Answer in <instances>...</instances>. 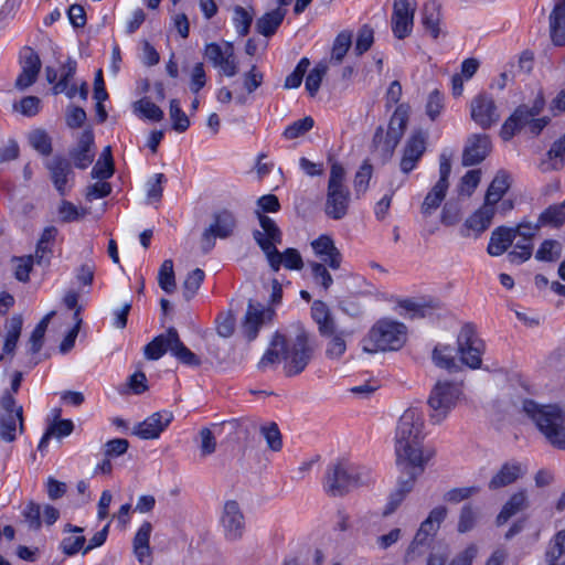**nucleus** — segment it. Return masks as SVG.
<instances>
[{"instance_id": "69168bd1", "label": "nucleus", "mask_w": 565, "mask_h": 565, "mask_svg": "<svg viewBox=\"0 0 565 565\" xmlns=\"http://www.w3.org/2000/svg\"><path fill=\"white\" fill-rule=\"evenodd\" d=\"M167 181L163 173H156L147 182V198L149 202H159L162 198L163 188L162 184Z\"/></svg>"}, {"instance_id": "8fccbe9b", "label": "nucleus", "mask_w": 565, "mask_h": 565, "mask_svg": "<svg viewBox=\"0 0 565 565\" xmlns=\"http://www.w3.org/2000/svg\"><path fill=\"white\" fill-rule=\"evenodd\" d=\"M260 434L265 438L267 446L273 451H279L282 448V438L278 425L269 423L260 427Z\"/></svg>"}, {"instance_id": "c85d7f7f", "label": "nucleus", "mask_w": 565, "mask_h": 565, "mask_svg": "<svg viewBox=\"0 0 565 565\" xmlns=\"http://www.w3.org/2000/svg\"><path fill=\"white\" fill-rule=\"evenodd\" d=\"M510 186L511 175L505 170H499L486 192L484 202L495 207Z\"/></svg>"}, {"instance_id": "f3484780", "label": "nucleus", "mask_w": 565, "mask_h": 565, "mask_svg": "<svg viewBox=\"0 0 565 565\" xmlns=\"http://www.w3.org/2000/svg\"><path fill=\"white\" fill-rule=\"evenodd\" d=\"M273 317L274 310L265 308L262 303H255L253 300H249L242 326L243 333L247 340L253 341L256 339L259 328L265 320H271Z\"/></svg>"}, {"instance_id": "de8ad7c7", "label": "nucleus", "mask_w": 565, "mask_h": 565, "mask_svg": "<svg viewBox=\"0 0 565 565\" xmlns=\"http://www.w3.org/2000/svg\"><path fill=\"white\" fill-rule=\"evenodd\" d=\"M204 277L205 274L200 268H195L188 274L183 281V297L186 301L191 300L195 296L204 280Z\"/></svg>"}, {"instance_id": "f704fd0d", "label": "nucleus", "mask_w": 565, "mask_h": 565, "mask_svg": "<svg viewBox=\"0 0 565 565\" xmlns=\"http://www.w3.org/2000/svg\"><path fill=\"white\" fill-rule=\"evenodd\" d=\"M172 338L169 328L166 333L159 334L145 347V356L148 360H159L166 352H171Z\"/></svg>"}, {"instance_id": "20e7f679", "label": "nucleus", "mask_w": 565, "mask_h": 565, "mask_svg": "<svg viewBox=\"0 0 565 565\" xmlns=\"http://www.w3.org/2000/svg\"><path fill=\"white\" fill-rule=\"evenodd\" d=\"M523 411L553 447L565 450V411L559 405L525 399Z\"/></svg>"}, {"instance_id": "a19ab883", "label": "nucleus", "mask_w": 565, "mask_h": 565, "mask_svg": "<svg viewBox=\"0 0 565 565\" xmlns=\"http://www.w3.org/2000/svg\"><path fill=\"white\" fill-rule=\"evenodd\" d=\"M31 147L42 156H50L52 152V139L44 129H34L28 136Z\"/></svg>"}, {"instance_id": "ea45409f", "label": "nucleus", "mask_w": 565, "mask_h": 565, "mask_svg": "<svg viewBox=\"0 0 565 565\" xmlns=\"http://www.w3.org/2000/svg\"><path fill=\"white\" fill-rule=\"evenodd\" d=\"M352 45V33L350 31H341L333 41L331 51V62L340 64L349 49Z\"/></svg>"}, {"instance_id": "4be33fe9", "label": "nucleus", "mask_w": 565, "mask_h": 565, "mask_svg": "<svg viewBox=\"0 0 565 565\" xmlns=\"http://www.w3.org/2000/svg\"><path fill=\"white\" fill-rule=\"evenodd\" d=\"M311 247L321 263L328 265V267L333 270L340 268L342 255L330 236L320 235L317 239L311 242Z\"/></svg>"}, {"instance_id": "0e129e2a", "label": "nucleus", "mask_w": 565, "mask_h": 565, "mask_svg": "<svg viewBox=\"0 0 565 565\" xmlns=\"http://www.w3.org/2000/svg\"><path fill=\"white\" fill-rule=\"evenodd\" d=\"M0 407L4 412L3 414L17 415L20 423V429H23V408L21 405H17L15 398L10 391H6L0 398Z\"/></svg>"}, {"instance_id": "bf43d9fd", "label": "nucleus", "mask_w": 565, "mask_h": 565, "mask_svg": "<svg viewBox=\"0 0 565 565\" xmlns=\"http://www.w3.org/2000/svg\"><path fill=\"white\" fill-rule=\"evenodd\" d=\"M326 264L319 262H310L312 278L316 284L320 285L324 290H328L333 282L332 276L327 269Z\"/></svg>"}, {"instance_id": "7ed1b4c3", "label": "nucleus", "mask_w": 565, "mask_h": 565, "mask_svg": "<svg viewBox=\"0 0 565 565\" xmlns=\"http://www.w3.org/2000/svg\"><path fill=\"white\" fill-rule=\"evenodd\" d=\"M271 345L279 348L281 351L284 372L288 377L302 373L312 360L316 351L309 333L300 327L290 337L276 332L273 337Z\"/></svg>"}, {"instance_id": "680f3d73", "label": "nucleus", "mask_w": 565, "mask_h": 565, "mask_svg": "<svg viewBox=\"0 0 565 565\" xmlns=\"http://www.w3.org/2000/svg\"><path fill=\"white\" fill-rule=\"evenodd\" d=\"M310 65V61L307 57H302L294 72L289 74L286 79L284 87L286 89L298 88L301 85L302 78Z\"/></svg>"}, {"instance_id": "c756f323", "label": "nucleus", "mask_w": 565, "mask_h": 565, "mask_svg": "<svg viewBox=\"0 0 565 565\" xmlns=\"http://www.w3.org/2000/svg\"><path fill=\"white\" fill-rule=\"evenodd\" d=\"M529 507V501L525 491L515 492L502 507L500 513L497 515L495 523L498 526L505 524L512 516L525 510Z\"/></svg>"}, {"instance_id": "0eeeda50", "label": "nucleus", "mask_w": 565, "mask_h": 565, "mask_svg": "<svg viewBox=\"0 0 565 565\" xmlns=\"http://www.w3.org/2000/svg\"><path fill=\"white\" fill-rule=\"evenodd\" d=\"M543 106L544 100L542 98L536 99L532 107L526 105L519 106L502 125L501 138L508 141L523 128H527L534 136L539 135L548 124L547 117L535 118L543 109Z\"/></svg>"}, {"instance_id": "6e6d98bb", "label": "nucleus", "mask_w": 565, "mask_h": 565, "mask_svg": "<svg viewBox=\"0 0 565 565\" xmlns=\"http://www.w3.org/2000/svg\"><path fill=\"white\" fill-rule=\"evenodd\" d=\"M315 125L312 117L307 116L290 124L284 131V137L288 140L296 139L308 132Z\"/></svg>"}, {"instance_id": "338daca9", "label": "nucleus", "mask_w": 565, "mask_h": 565, "mask_svg": "<svg viewBox=\"0 0 565 565\" xmlns=\"http://www.w3.org/2000/svg\"><path fill=\"white\" fill-rule=\"evenodd\" d=\"M479 491L480 488L477 486L454 488L444 494V500L450 503H459L477 494Z\"/></svg>"}, {"instance_id": "13d9d810", "label": "nucleus", "mask_w": 565, "mask_h": 565, "mask_svg": "<svg viewBox=\"0 0 565 565\" xmlns=\"http://www.w3.org/2000/svg\"><path fill=\"white\" fill-rule=\"evenodd\" d=\"M17 422L19 418L13 414L0 415V438L7 443L15 439Z\"/></svg>"}, {"instance_id": "9d476101", "label": "nucleus", "mask_w": 565, "mask_h": 565, "mask_svg": "<svg viewBox=\"0 0 565 565\" xmlns=\"http://www.w3.org/2000/svg\"><path fill=\"white\" fill-rule=\"evenodd\" d=\"M457 351L460 361L470 369H479L482 363L484 342L478 337L476 326L465 323L457 337Z\"/></svg>"}, {"instance_id": "2f4dec72", "label": "nucleus", "mask_w": 565, "mask_h": 565, "mask_svg": "<svg viewBox=\"0 0 565 565\" xmlns=\"http://www.w3.org/2000/svg\"><path fill=\"white\" fill-rule=\"evenodd\" d=\"M170 334L173 337L171 354L185 365L199 366L201 364L200 358L183 344L175 328H170Z\"/></svg>"}, {"instance_id": "aec40b11", "label": "nucleus", "mask_w": 565, "mask_h": 565, "mask_svg": "<svg viewBox=\"0 0 565 565\" xmlns=\"http://www.w3.org/2000/svg\"><path fill=\"white\" fill-rule=\"evenodd\" d=\"M45 167L58 194L66 195L68 191L67 182L74 177L71 162L62 156H55L52 160L45 162Z\"/></svg>"}, {"instance_id": "2eb2a0df", "label": "nucleus", "mask_w": 565, "mask_h": 565, "mask_svg": "<svg viewBox=\"0 0 565 565\" xmlns=\"http://www.w3.org/2000/svg\"><path fill=\"white\" fill-rule=\"evenodd\" d=\"M470 115L483 129L490 128L500 118L493 98L487 94H479L471 100Z\"/></svg>"}, {"instance_id": "dca6fc26", "label": "nucleus", "mask_w": 565, "mask_h": 565, "mask_svg": "<svg viewBox=\"0 0 565 565\" xmlns=\"http://www.w3.org/2000/svg\"><path fill=\"white\" fill-rule=\"evenodd\" d=\"M21 73L15 81V87L23 90L35 83L40 73L42 63L39 54L31 47L26 46L21 51Z\"/></svg>"}, {"instance_id": "f257e3e1", "label": "nucleus", "mask_w": 565, "mask_h": 565, "mask_svg": "<svg viewBox=\"0 0 565 565\" xmlns=\"http://www.w3.org/2000/svg\"><path fill=\"white\" fill-rule=\"evenodd\" d=\"M424 419L416 407L407 408L401 416L395 433L396 465L399 477L396 489L390 494L383 511L392 514L404 501L415 484L416 479L425 471L427 462L435 456V449L424 446Z\"/></svg>"}, {"instance_id": "c03bdc74", "label": "nucleus", "mask_w": 565, "mask_h": 565, "mask_svg": "<svg viewBox=\"0 0 565 565\" xmlns=\"http://www.w3.org/2000/svg\"><path fill=\"white\" fill-rule=\"evenodd\" d=\"M253 22V12H249L241 6H235L233 10V23L239 36H246Z\"/></svg>"}, {"instance_id": "5701e85b", "label": "nucleus", "mask_w": 565, "mask_h": 565, "mask_svg": "<svg viewBox=\"0 0 565 565\" xmlns=\"http://www.w3.org/2000/svg\"><path fill=\"white\" fill-rule=\"evenodd\" d=\"M94 145V135L92 130H85L78 138L76 147L70 150V157L74 166L78 169H86L94 160L92 147Z\"/></svg>"}, {"instance_id": "79ce46f5", "label": "nucleus", "mask_w": 565, "mask_h": 565, "mask_svg": "<svg viewBox=\"0 0 565 565\" xmlns=\"http://www.w3.org/2000/svg\"><path fill=\"white\" fill-rule=\"evenodd\" d=\"M134 109L140 117L152 121H160L164 116L163 110L147 97L137 100Z\"/></svg>"}, {"instance_id": "49530a36", "label": "nucleus", "mask_w": 565, "mask_h": 565, "mask_svg": "<svg viewBox=\"0 0 565 565\" xmlns=\"http://www.w3.org/2000/svg\"><path fill=\"white\" fill-rule=\"evenodd\" d=\"M170 119L172 121L173 130L184 132L190 127V119L186 114L181 109L178 99H171L169 109Z\"/></svg>"}, {"instance_id": "393cba45", "label": "nucleus", "mask_w": 565, "mask_h": 565, "mask_svg": "<svg viewBox=\"0 0 565 565\" xmlns=\"http://www.w3.org/2000/svg\"><path fill=\"white\" fill-rule=\"evenodd\" d=\"M513 241L512 227L499 226L491 233L487 252L491 256H501L513 244Z\"/></svg>"}, {"instance_id": "a211bd4d", "label": "nucleus", "mask_w": 565, "mask_h": 565, "mask_svg": "<svg viewBox=\"0 0 565 565\" xmlns=\"http://www.w3.org/2000/svg\"><path fill=\"white\" fill-rule=\"evenodd\" d=\"M491 151V140L486 134H473L467 139L462 152V166L470 167L482 162Z\"/></svg>"}, {"instance_id": "09e8293b", "label": "nucleus", "mask_w": 565, "mask_h": 565, "mask_svg": "<svg viewBox=\"0 0 565 565\" xmlns=\"http://www.w3.org/2000/svg\"><path fill=\"white\" fill-rule=\"evenodd\" d=\"M452 348L446 345L441 348H435L433 351L434 363L441 369L454 371L457 370L458 365L452 354Z\"/></svg>"}, {"instance_id": "a18cd8bd", "label": "nucleus", "mask_w": 565, "mask_h": 565, "mask_svg": "<svg viewBox=\"0 0 565 565\" xmlns=\"http://www.w3.org/2000/svg\"><path fill=\"white\" fill-rule=\"evenodd\" d=\"M479 518V511L478 509H475L470 503L465 504L459 514L458 525L457 530L459 533H467L471 531Z\"/></svg>"}, {"instance_id": "37998d69", "label": "nucleus", "mask_w": 565, "mask_h": 565, "mask_svg": "<svg viewBox=\"0 0 565 565\" xmlns=\"http://www.w3.org/2000/svg\"><path fill=\"white\" fill-rule=\"evenodd\" d=\"M158 284L167 294H172L175 290L177 284L172 259H166L161 264L158 273Z\"/></svg>"}, {"instance_id": "e2e57ef3", "label": "nucleus", "mask_w": 565, "mask_h": 565, "mask_svg": "<svg viewBox=\"0 0 565 565\" xmlns=\"http://www.w3.org/2000/svg\"><path fill=\"white\" fill-rule=\"evenodd\" d=\"M326 73L327 66L319 64L315 68H312L307 75L306 89L311 97L316 96V94L318 93Z\"/></svg>"}, {"instance_id": "7c9ffc66", "label": "nucleus", "mask_w": 565, "mask_h": 565, "mask_svg": "<svg viewBox=\"0 0 565 565\" xmlns=\"http://www.w3.org/2000/svg\"><path fill=\"white\" fill-rule=\"evenodd\" d=\"M311 317L318 324V330L321 335L334 333L335 321L324 302L317 300L312 303Z\"/></svg>"}, {"instance_id": "5fc2aeb1", "label": "nucleus", "mask_w": 565, "mask_h": 565, "mask_svg": "<svg viewBox=\"0 0 565 565\" xmlns=\"http://www.w3.org/2000/svg\"><path fill=\"white\" fill-rule=\"evenodd\" d=\"M374 42V31L373 29L364 24L360 28L358 32V38L354 46V53L358 56L363 55L366 51H369Z\"/></svg>"}, {"instance_id": "864d4df0", "label": "nucleus", "mask_w": 565, "mask_h": 565, "mask_svg": "<svg viewBox=\"0 0 565 565\" xmlns=\"http://www.w3.org/2000/svg\"><path fill=\"white\" fill-rule=\"evenodd\" d=\"M541 228L542 225H540L539 220L535 223L524 220L520 222L515 227H512V233L514 234V238L520 236L522 241L532 243Z\"/></svg>"}, {"instance_id": "9b49d317", "label": "nucleus", "mask_w": 565, "mask_h": 565, "mask_svg": "<svg viewBox=\"0 0 565 565\" xmlns=\"http://www.w3.org/2000/svg\"><path fill=\"white\" fill-rule=\"evenodd\" d=\"M213 222L204 230L201 236V249L203 254L210 253L215 246V238H227L233 235L236 227V217L230 210L215 211Z\"/></svg>"}, {"instance_id": "4468645a", "label": "nucleus", "mask_w": 565, "mask_h": 565, "mask_svg": "<svg viewBox=\"0 0 565 565\" xmlns=\"http://www.w3.org/2000/svg\"><path fill=\"white\" fill-rule=\"evenodd\" d=\"M426 139L427 135L422 130L414 131L408 137L399 162V168L403 173L408 174L416 168L426 151Z\"/></svg>"}, {"instance_id": "603ef678", "label": "nucleus", "mask_w": 565, "mask_h": 565, "mask_svg": "<svg viewBox=\"0 0 565 565\" xmlns=\"http://www.w3.org/2000/svg\"><path fill=\"white\" fill-rule=\"evenodd\" d=\"M76 61L72 57H68L66 62L62 65V75L61 78L53 86V94L58 95L62 94L67 88V84L74 77L76 73Z\"/></svg>"}, {"instance_id": "473e14b6", "label": "nucleus", "mask_w": 565, "mask_h": 565, "mask_svg": "<svg viewBox=\"0 0 565 565\" xmlns=\"http://www.w3.org/2000/svg\"><path fill=\"white\" fill-rule=\"evenodd\" d=\"M537 220L542 227L559 228L565 224V204L563 202L548 205Z\"/></svg>"}, {"instance_id": "ddd939ff", "label": "nucleus", "mask_w": 565, "mask_h": 565, "mask_svg": "<svg viewBox=\"0 0 565 565\" xmlns=\"http://www.w3.org/2000/svg\"><path fill=\"white\" fill-rule=\"evenodd\" d=\"M221 525L226 540L236 541L243 536L245 518L236 501L230 500L225 502L221 515Z\"/></svg>"}, {"instance_id": "3c124183", "label": "nucleus", "mask_w": 565, "mask_h": 565, "mask_svg": "<svg viewBox=\"0 0 565 565\" xmlns=\"http://www.w3.org/2000/svg\"><path fill=\"white\" fill-rule=\"evenodd\" d=\"M260 235L256 236V244L260 247V249L265 253L267 260L273 268V270L278 271L280 265H284L282 253L277 249L278 244H268L267 242H262Z\"/></svg>"}, {"instance_id": "58836bf2", "label": "nucleus", "mask_w": 565, "mask_h": 565, "mask_svg": "<svg viewBox=\"0 0 565 565\" xmlns=\"http://www.w3.org/2000/svg\"><path fill=\"white\" fill-rule=\"evenodd\" d=\"M562 256V244L556 239H544L535 253V258L540 262L553 263Z\"/></svg>"}, {"instance_id": "b1692460", "label": "nucleus", "mask_w": 565, "mask_h": 565, "mask_svg": "<svg viewBox=\"0 0 565 565\" xmlns=\"http://www.w3.org/2000/svg\"><path fill=\"white\" fill-rule=\"evenodd\" d=\"M523 475L522 466L519 462H505L489 481L490 490H498L515 482Z\"/></svg>"}, {"instance_id": "6e6552de", "label": "nucleus", "mask_w": 565, "mask_h": 565, "mask_svg": "<svg viewBox=\"0 0 565 565\" xmlns=\"http://www.w3.org/2000/svg\"><path fill=\"white\" fill-rule=\"evenodd\" d=\"M409 117V106L401 104L393 113L386 134L384 128L379 126L373 136V147L384 158H390L399 140L402 139Z\"/></svg>"}, {"instance_id": "cd10ccee", "label": "nucleus", "mask_w": 565, "mask_h": 565, "mask_svg": "<svg viewBox=\"0 0 565 565\" xmlns=\"http://www.w3.org/2000/svg\"><path fill=\"white\" fill-rule=\"evenodd\" d=\"M550 33L555 45H565V0L558 2L550 14Z\"/></svg>"}, {"instance_id": "4c0bfd02", "label": "nucleus", "mask_w": 565, "mask_h": 565, "mask_svg": "<svg viewBox=\"0 0 565 565\" xmlns=\"http://www.w3.org/2000/svg\"><path fill=\"white\" fill-rule=\"evenodd\" d=\"M350 333L341 330L337 331L334 328V333L329 334L330 340L327 343L326 355L331 360H339L347 351V341L345 338L349 337Z\"/></svg>"}, {"instance_id": "f8f14e48", "label": "nucleus", "mask_w": 565, "mask_h": 565, "mask_svg": "<svg viewBox=\"0 0 565 565\" xmlns=\"http://www.w3.org/2000/svg\"><path fill=\"white\" fill-rule=\"evenodd\" d=\"M415 10L416 4L411 0H394L391 22L393 34L398 40H403L412 33Z\"/></svg>"}, {"instance_id": "bb28decb", "label": "nucleus", "mask_w": 565, "mask_h": 565, "mask_svg": "<svg viewBox=\"0 0 565 565\" xmlns=\"http://www.w3.org/2000/svg\"><path fill=\"white\" fill-rule=\"evenodd\" d=\"M256 215L259 221L260 230L253 231V238L256 241V236L260 235L262 242H267L268 244H281L282 242V233L276 222L263 214L260 211H256Z\"/></svg>"}, {"instance_id": "423d86ee", "label": "nucleus", "mask_w": 565, "mask_h": 565, "mask_svg": "<svg viewBox=\"0 0 565 565\" xmlns=\"http://www.w3.org/2000/svg\"><path fill=\"white\" fill-rule=\"evenodd\" d=\"M407 328L405 324L391 320H379L362 340L364 352L397 351L406 342Z\"/></svg>"}, {"instance_id": "c9c22d12", "label": "nucleus", "mask_w": 565, "mask_h": 565, "mask_svg": "<svg viewBox=\"0 0 565 565\" xmlns=\"http://www.w3.org/2000/svg\"><path fill=\"white\" fill-rule=\"evenodd\" d=\"M448 188L436 183L425 196L420 212L424 216L431 215L445 200Z\"/></svg>"}, {"instance_id": "774afa93", "label": "nucleus", "mask_w": 565, "mask_h": 565, "mask_svg": "<svg viewBox=\"0 0 565 565\" xmlns=\"http://www.w3.org/2000/svg\"><path fill=\"white\" fill-rule=\"evenodd\" d=\"M444 109V96L438 89L428 95L426 114L431 120H436Z\"/></svg>"}, {"instance_id": "39448f33", "label": "nucleus", "mask_w": 565, "mask_h": 565, "mask_svg": "<svg viewBox=\"0 0 565 565\" xmlns=\"http://www.w3.org/2000/svg\"><path fill=\"white\" fill-rule=\"evenodd\" d=\"M345 181V169L341 163L333 162L330 169L326 202L323 206V212L330 220L340 221L349 214L351 191Z\"/></svg>"}, {"instance_id": "f03ea898", "label": "nucleus", "mask_w": 565, "mask_h": 565, "mask_svg": "<svg viewBox=\"0 0 565 565\" xmlns=\"http://www.w3.org/2000/svg\"><path fill=\"white\" fill-rule=\"evenodd\" d=\"M373 482V473L369 467L339 459L328 466L323 478V489L331 497H343L356 488Z\"/></svg>"}, {"instance_id": "72a5a7b5", "label": "nucleus", "mask_w": 565, "mask_h": 565, "mask_svg": "<svg viewBox=\"0 0 565 565\" xmlns=\"http://www.w3.org/2000/svg\"><path fill=\"white\" fill-rule=\"evenodd\" d=\"M440 6L436 1H430L424 6L422 22L426 31H428L434 39H437L440 34Z\"/></svg>"}, {"instance_id": "6ab92c4d", "label": "nucleus", "mask_w": 565, "mask_h": 565, "mask_svg": "<svg viewBox=\"0 0 565 565\" xmlns=\"http://www.w3.org/2000/svg\"><path fill=\"white\" fill-rule=\"evenodd\" d=\"M173 415L170 412H157L148 416L143 422L137 424L132 435L141 439H154L170 425Z\"/></svg>"}, {"instance_id": "052dcab7", "label": "nucleus", "mask_w": 565, "mask_h": 565, "mask_svg": "<svg viewBox=\"0 0 565 565\" xmlns=\"http://www.w3.org/2000/svg\"><path fill=\"white\" fill-rule=\"evenodd\" d=\"M87 214L85 209L78 210L72 202L63 200L58 206V215L63 223L75 222Z\"/></svg>"}, {"instance_id": "a878e982", "label": "nucleus", "mask_w": 565, "mask_h": 565, "mask_svg": "<svg viewBox=\"0 0 565 565\" xmlns=\"http://www.w3.org/2000/svg\"><path fill=\"white\" fill-rule=\"evenodd\" d=\"M286 14L287 9L280 7H277L276 9L266 12L257 19L255 24L256 31L266 38H270L276 33L277 29L282 23Z\"/></svg>"}, {"instance_id": "e433bc0d", "label": "nucleus", "mask_w": 565, "mask_h": 565, "mask_svg": "<svg viewBox=\"0 0 565 565\" xmlns=\"http://www.w3.org/2000/svg\"><path fill=\"white\" fill-rule=\"evenodd\" d=\"M23 318L21 315H14L9 320L8 330L3 343V353L11 354L14 352L19 338L21 335Z\"/></svg>"}, {"instance_id": "412c9836", "label": "nucleus", "mask_w": 565, "mask_h": 565, "mask_svg": "<svg viewBox=\"0 0 565 565\" xmlns=\"http://www.w3.org/2000/svg\"><path fill=\"white\" fill-rule=\"evenodd\" d=\"M495 210L497 207L484 202L479 210L466 220L460 228L461 236H478L483 233L491 225Z\"/></svg>"}, {"instance_id": "1a4fd4ad", "label": "nucleus", "mask_w": 565, "mask_h": 565, "mask_svg": "<svg viewBox=\"0 0 565 565\" xmlns=\"http://www.w3.org/2000/svg\"><path fill=\"white\" fill-rule=\"evenodd\" d=\"M461 394L462 391L459 384L448 381H438L431 388L427 401L429 420L433 424L444 422L456 406Z\"/></svg>"}, {"instance_id": "4d7b16f0", "label": "nucleus", "mask_w": 565, "mask_h": 565, "mask_svg": "<svg viewBox=\"0 0 565 565\" xmlns=\"http://www.w3.org/2000/svg\"><path fill=\"white\" fill-rule=\"evenodd\" d=\"M372 170H373L372 166L365 161L362 163V166L355 173V177L353 180V186H354V192L358 198L367 190L369 182L372 177Z\"/></svg>"}]
</instances>
